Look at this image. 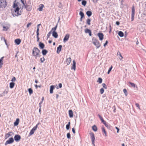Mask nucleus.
<instances>
[{"label": "nucleus", "instance_id": "69168bd1", "mask_svg": "<svg viewBox=\"0 0 146 146\" xmlns=\"http://www.w3.org/2000/svg\"><path fill=\"white\" fill-rule=\"evenodd\" d=\"M135 106L137 107H138L139 109H140V106H139V105L138 104L136 103L135 104Z\"/></svg>", "mask_w": 146, "mask_h": 146}, {"label": "nucleus", "instance_id": "20e7f679", "mask_svg": "<svg viewBox=\"0 0 146 146\" xmlns=\"http://www.w3.org/2000/svg\"><path fill=\"white\" fill-rule=\"evenodd\" d=\"M90 137L92 139V144L94 146H95V145L94 144V141L95 140V137L94 135L92 132L90 133Z\"/></svg>", "mask_w": 146, "mask_h": 146}, {"label": "nucleus", "instance_id": "8fccbe9b", "mask_svg": "<svg viewBox=\"0 0 146 146\" xmlns=\"http://www.w3.org/2000/svg\"><path fill=\"white\" fill-rule=\"evenodd\" d=\"M44 60H45V59H44V57H43L42 58H41L40 59V62L41 63H43L44 62Z\"/></svg>", "mask_w": 146, "mask_h": 146}, {"label": "nucleus", "instance_id": "4c0bfd02", "mask_svg": "<svg viewBox=\"0 0 146 146\" xmlns=\"http://www.w3.org/2000/svg\"><path fill=\"white\" fill-rule=\"evenodd\" d=\"M91 21V20L90 19H88L86 20V23L88 25H90Z\"/></svg>", "mask_w": 146, "mask_h": 146}, {"label": "nucleus", "instance_id": "2eb2a0df", "mask_svg": "<svg viewBox=\"0 0 146 146\" xmlns=\"http://www.w3.org/2000/svg\"><path fill=\"white\" fill-rule=\"evenodd\" d=\"M62 46L61 45H59L58 46L57 48V50L56 52L58 54L61 51Z\"/></svg>", "mask_w": 146, "mask_h": 146}, {"label": "nucleus", "instance_id": "e433bc0d", "mask_svg": "<svg viewBox=\"0 0 146 146\" xmlns=\"http://www.w3.org/2000/svg\"><path fill=\"white\" fill-rule=\"evenodd\" d=\"M28 92L30 95L31 94L33 93V90L32 88H29L28 89Z\"/></svg>", "mask_w": 146, "mask_h": 146}, {"label": "nucleus", "instance_id": "b1692460", "mask_svg": "<svg viewBox=\"0 0 146 146\" xmlns=\"http://www.w3.org/2000/svg\"><path fill=\"white\" fill-rule=\"evenodd\" d=\"M48 51L45 49H43L42 51V53L43 56H45L48 53Z\"/></svg>", "mask_w": 146, "mask_h": 146}, {"label": "nucleus", "instance_id": "79ce46f5", "mask_svg": "<svg viewBox=\"0 0 146 146\" xmlns=\"http://www.w3.org/2000/svg\"><path fill=\"white\" fill-rule=\"evenodd\" d=\"M129 83L131 85L132 87H133L134 88H135V84H134V83H132L131 82H129Z\"/></svg>", "mask_w": 146, "mask_h": 146}, {"label": "nucleus", "instance_id": "7c9ffc66", "mask_svg": "<svg viewBox=\"0 0 146 146\" xmlns=\"http://www.w3.org/2000/svg\"><path fill=\"white\" fill-rule=\"evenodd\" d=\"M97 126L95 125H94L92 127V129L95 131H96L97 130Z\"/></svg>", "mask_w": 146, "mask_h": 146}, {"label": "nucleus", "instance_id": "338daca9", "mask_svg": "<svg viewBox=\"0 0 146 146\" xmlns=\"http://www.w3.org/2000/svg\"><path fill=\"white\" fill-rule=\"evenodd\" d=\"M35 88L37 89V88L38 87H39V88H41V85H35Z\"/></svg>", "mask_w": 146, "mask_h": 146}, {"label": "nucleus", "instance_id": "0e129e2a", "mask_svg": "<svg viewBox=\"0 0 146 146\" xmlns=\"http://www.w3.org/2000/svg\"><path fill=\"white\" fill-rule=\"evenodd\" d=\"M32 24V23H29L27 25V28H28Z\"/></svg>", "mask_w": 146, "mask_h": 146}, {"label": "nucleus", "instance_id": "49530a36", "mask_svg": "<svg viewBox=\"0 0 146 146\" xmlns=\"http://www.w3.org/2000/svg\"><path fill=\"white\" fill-rule=\"evenodd\" d=\"M35 131L32 129L29 133V135H31L34 134Z\"/></svg>", "mask_w": 146, "mask_h": 146}, {"label": "nucleus", "instance_id": "680f3d73", "mask_svg": "<svg viewBox=\"0 0 146 146\" xmlns=\"http://www.w3.org/2000/svg\"><path fill=\"white\" fill-rule=\"evenodd\" d=\"M22 3L23 4V6H24L25 5V3H24V0H20Z\"/></svg>", "mask_w": 146, "mask_h": 146}, {"label": "nucleus", "instance_id": "ddd939ff", "mask_svg": "<svg viewBox=\"0 0 146 146\" xmlns=\"http://www.w3.org/2000/svg\"><path fill=\"white\" fill-rule=\"evenodd\" d=\"M38 46L40 49H43L45 46L44 44L41 42H39Z\"/></svg>", "mask_w": 146, "mask_h": 146}, {"label": "nucleus", "instance_id": "052dcab7", "mask_svg": "<svg viewBox=\"0 0 146 146\" xmlns=\"http://www.w3.org/2000/svg\"><path fill=\"white\" fill-rule=\"evenodd\" d=\"M108 43V40L106 41L105 43L104 44V46L105 47L107 45V44Z\"/></svg>", "mask_w": 146, "mask_h": 146}, {"label": "nucleus", "instance_id": "c756f323", "mask_svg": "<svg viewBox=\"0 0 146 146\" xmlns=\"http://www.w3.org/2000/svg\"><path fill=\"white\" fill-rule=\"evenodd\" d=\"M118 35L120 37H122L124 36V33L121 31L118 32Z\"/></svg>", "mask_w": 146, "mask_h": 146}, {"label": "nucleus", "instance_id": "393cba45", "mask_svg": "<svg viewBox=\"0 0 146 146\" xmlns=\"http://www.w3.org/2000/svg\"><path fill=\"white\" fill-rule=\"evenodd\" d=\"M66 64L67 65H68L71 62V58L70 57H69L66 59Z\"/></svg>", "mask_w": 146, "mask_h": 146}, {"label": "nucleus", "instance_id": "c03bdc74", "mask_svg": "<svg viewBox=\"0 0 146 146\" xmlns=\"http://www.w3.org/2000/svg\"><path fill=\"white\" fill-rule=\"evenodd\" d=\"M112 68H113V67H112V66H111L110 67V68H109V70L107 72V74H109V73L111 71V69Z\"/></svg>", "mask_w": 146, "mask_h": 146}, {"label": "nucleus", "instance_id": "f704fd0d", "mask_svg": "<svg viewBox=\"0 0 146 146\" xmlns=\"http://www.w3.org/2000/svg\"><path fill=\"white\" fill-rule=\"evenodd\" d=\"M87 3V1L85 0H83L82 2V4L84 6H85Z\"/></svg>", "mask_w": 146, "mask_h": 146}, {"label": "nucleus", "instance_id": "c9c22d12", "mask_svg": "<svg viewBox=\"0 0 146 146\" xmlns=\"http://www.w3.org/2000/svg\"><path fill=\"white\" fill-rule=\"evenodd\" d=\"M2 38H3V40H4L5 42V44L7 46V48H8V46H9V45L8 44H7V41H6V40L5 39V38L4 37H1V39H2Z\"/></svg>", "mask_w": 146, "mask_h": 146}, {"label": "nucleus", "instance_id": "a211bd4d", "mask_svg": "<svg viewBox=\"0 0 146 146\" xmlns=\"http://www.w3.org/2000/svg\"><path fill=\"white\" fill-rule=\"evenodd\" d=\"M68 114L69 117L70 118H72L73 117V113L72 110H70L68 111Z\"/></svg>", "mask_w": 146, "mask_h": 146}, {"label": "nucleus", "instance_id": "aec40b11", "mask_svg": "<svg viewBox=\"0 0 146 146\" xmlns=\"http://www.w3.org/2000/svg\"><path fill=\"white\" fill-rule=\"evenodd\" d=\"M12 133V134H14L12 132H9L8 133L6 134L5 135V139H6L9 137L10 136H11V135L10 133Z\"/></svg>", "mask_w": 146, "mask_h": 146}, {"label": "nucleus", "instance_id": "6e6d98bb", "mask_svg": "<svg viewBox=\"0 0 146 146\" xmlns=\"http://www.w3.org/2000/svg\"><path fill=\"white\" fill-rule=\"evenodd\" d=\"M16 78L15 77H13L12 78L11 81H12V82H15L16 80Z\"/></svg>", "mask_w": 146, "mask_h": 146}, {"label": "nucleus", "instance_id": "13d9d810", "mask_svg": "<svg viewBox=\"0 0 146 146\" xmlns=\"http://www.w3.org/2000/svg\"><path fill=\"white\" fill-rule=\"evenodd\" d=\"M39 27H38L37 28L36 30V35H39Z\"/></svg>", "mask_w": 146, "mask_h": 146}, {"label": "nucleus", "instance_id": "2f4dec72", "mask_svg": "<svg viewBox=\"0 0 146 146\" xmlns=\"http://www.w3.org/2000/svg\"><path fill=\"white\" fill-rule=\"evenodd\" d=\"M57 24H56V25L54 27L52 28V29L50 31H51V32L56 31L57 27Z\"/></svg>", "mask_w": 146, "mask_h": 146}, {"label": "nucleus", "instance_id": "f257e3e1", "mask_svg": "<svg viewBox=\"0 0 146 146\" xmlns=\"http://www.w3.org/2000/svg\"><path fill=\"white\" fill-rule=\"evenodd\" d=\"M40 50L37 47H34L32 50L33 55L35 57V58L36 59L37 55H39Z\"/></svg>", "mask_w": 146, "mask_h": 146}, {"label": "nucleus", "instance_id": "09e8293b", "mask_svg": "<svg viewBox=\"0 0 146 146\" xmlns=\"http://www.w3.org/2000/svg\"><path fill=\"white\" fill-rule=\"evenodd\" d=\"M102 85L104 88L105 89H107V86L105 83H103L102 84Z\"/></svg>", "mask_w": 146, "mask_h": 146}, {"label": "nucleus", "instance_id": "6ab92c4d", "mask_svg": "<svg viewBox=\"0 0 146 146\" xmlns=\"http://www.w3.org/2000/svg\"><path fill=\"white\" fill-rule=\"evenodd\" d=\"M76 62L74 60H73V61L72 66L71 68V69L74 70H76Z\"/></svg>", "mask_w": 146, "mask_h": 146}, {"label": "nucleus", "instance_id": "f03ea898", "mask_svg": "<svg viewBox=\"0 0 146 146\" xmlns=\"http://www.w3.org/2000/svg\"><path fill=\"white\" fill-rule=\"evenodd\" d=\"M20 8L19 7L16 8L15 9H11L12 15L13 17L15 16H18L21 15V12L19 13Z\"/></svg>", "mask_w": 146, "mask_h": 146}, {"label": "nucleus", "instance_id": "7ed1b4c3", "mask_svg": "<svg viewBox=\"0 0 146 146\" xmlns=\"http://www.w3.org/2000/svg\"><path fill=\"white\" fill-rule=\"evenodd\" d=\"M92 43L96 46L97 48H99L101 46V44L98 40L94 37L92 38Z\"/></svg>", "mask_w": 146, "mask_h": 146}, {"label": "nucleus", "instance_id": "4468645a", "mask_svg": "<svg viewBox=\"0 0 146 146\" xmlns=\"http://www.w3.org/2000/svg\"><path fill=\"white\" fill-rule=\"evenodd\" d=\"M21 42V40L19 38L16 39L15 40V42L17 45H19Z\"/></svg>", "mask_w": 146, "mask_h": 146}, {"label": "nucleus", "instance_id": "dca6fc26", "mask_svg": "<svg viewBox=\"0 0 146 146\" xmlns=\"http://www.w3.org/2000/svg\"><path fill=\"white\" fill-rule=\"evenodd\" d=\"M52 36L54 38H56L58 37V34L56 31H52Z\"/></svg>", "mask_w": 146, "mask_h": 146}, {"label": "nucleus", "instance_id": "a878e982", "mask_svg": "<svg viewBox=\"0 0 146 146\" xmlns=\"http://www.w3.org/2000/svg\"><path fill=\"white\" fill-rule=\"evenodd\" d=\"M4 58V56H3L0 59V68L2 67V65L3 64V60Z\"/></svg>", "mask_w": 146, "mask_h": 146}, {"label": "nucleus", "instance_id": "a19ab883", "mask_svg": "<svg viewBox=\"0 0 146 146\" xmlns=\"http://www.w3.org/2000/svg\"><path fill=\"white\" fill-rule=\"evenodd\" d=\"M123 92L125 94V96H127V90L126 89H123Z\"/></svg>", "mask_w": 146, "mask_h": 146}, {"label": "nucleus", "instance_id": "cd10ccee", "mask_svg": "<svg viewBox=\"0 0 146 146\" xmlns=\"http://www.w3.org/2000/svg\"><path fill=\"white\" fill-rule=\"evenodd\" d=\"M15 85V83L14 82H11L9 83V87L10 88L12 89L13 88Z\"/></svg>", "mask_w": 146, "mask_h": 146}, {"label": "nucleus", "instance_id": "9d476101", "mask_svg": "<svg viewBox=\"0 0 146 146\" xmlns=\"http://www.w3.org/2000/svg\"><path fill=\"white\" fill-rule=\"evenodd\" d=\"M21 138L20 135L18 134L15 135L14 137L15 140L16 142H18L19 141Z\"/></svg>", "mask_w": 146, "mask_h": 146}, {"label": "nucleus", "instance_id": "4be33fe9", "mask_svg": "<svg viewBox=\"0 0 146 146\" xmlns=\"http://www.w3.org/2000/svg\"><path fill=\"white\" fill-rule=\"evenodd\" d=\"M19 119L18 118L16 119V121L14 123V125L15 126H17L18 125L19 122Z\"/></svg>", "mask_w": 146, "mask_h": 146}, {"label": "nucleus", "instance_id": "bb28decb", "mask_svg": "<svg viewBox=\"0 0 146 146\" xmlns=\"http://www.w3.org/2000/svg\"><path fill=\"white\" fill-rule=\"evenodd\" d=\"M86 14L88 17H90L92 15V13L91 11H88L86 12Z\"/></svg>", "mask_w": 146, "mask_h": 146}, {"label": "nucleus", "instance_id": "f8f14e48", "mask_svg": "<svg viewBox=\"0 0 146 146\" xmlns=\"http://www.w3.org/2000/svg\"><path fill=\"white\" fill-rule=\"evenodd\" d=\"M70 35L69 34H67L65 36L63 39V41L65 42L68 40L69 38Z\"/></svg>", "mask_w": 146, "mask_h": 146}, {"label": "nucleus", "instance_id": "de8ad7c7", "mask_svg": "<svg viewBox=\"0 0 146 146\" xmlns=\"http://www.w3.org/2000/svg\"><path fill=\"white\" fill-rule=\"evenodd\" d=\"M68 139H70L71 138L70 135V133H68L66 135Z\"/></svg>", "mask_w": 146, "mask_h": 146}, {"label": "nucleus", "instance_id": "39448f33", "mask_svg": "<svg viewBox=\"0 0 146 146\" xmlns=\"http://www.w3.org/2000/svg\"><path fill=\"white\" fill-rule=\"evenodd\" d=\"M14 141V140L13 137H11L5 143V145L6 146L8 144H11L13 143Z\"/></svg>", "mask_w": 146, "mask_h": 146}, {"label": "nucleus", "instance_id": "3c124183", "mask_svg": "<svg viewBox=\"0 0 146 146\" xmlns=\"http://www.w3.org/2000/svg\"><path fill=\"white\" fill-rule=\"evenodd\" d=\"M104 89L102 88L100 89V93L101 94H102L104 92Z\"/></svg>", "mask_w": 146, "mask_h": 146}, {"label": "nucleus", "instance_id": "e2e57ef3", "mask_svg": "<svg viewBox=\"0 0 146 146\" xmlns=\"http://www.w3.org/2000/svg\"><path fill=\"white\" fill-rule=\"evenodd\" d=\"M101 121L102 123L103 124L105 123L106 122L104 119L103 118L101 120H100Z\"/></svg>", "mask_w": 146, "mask_h": 146}, {"label": "nucleus", "instance_id": "9b49d317", "mask_svg": "<svg viewBox=\"0 0 146 146\" xmlns=\"http://www.w3.org/2000/svg\"><path fill=\"white\" fill-rule=\"evenodd\" d=\"M85 32L86 33H89V35L90 36L92 35L91 31L88 29H85Z\"/></svg>", "mask_w": 146, "mask_h": 146}, {"label": "nucleus", "instance_id": "412c9836", "mask_svg": "<svg viewBox=\"0 0 146 146\" xmlns=\"http://www.w3.org/2000/svg\"><path fill=\"white\" fill-rule=\"evenodd\" d=\"M8 92V88L5 89V91L3 92V93L1 94V96H5V94H7Z\"/></svg>", "mask_w": 146, "mask_h": 146}, {"label": "nucleus", "instance_id": "72a5a7b5", "mask_svg": "<svg viewBox=\"0 0 146 146\" xmlns=\"http://www.w3.org/2000/svg\"><path fill=\"white\" fill-rule=\"evenodd\" d=\"M102 131L104 133L105 136H107V134L106 132V130L104 127H102Z\"/></svg>", "mask_w": 146, "mask_h": 146}, {"label": "nucleus", "instance_id": "6e6552de", "mask_svg": "<svg viewBox=\"0 0 146 146\" xmlns=\"http://www.w3.org/2000/svg\"><path fill=\"white\" fill-rule=\"evenodd\" d=\"M24 6V8H25L27 11H31L32 7L31 5H25Z\"/></svg>", "mask_w": 146, "mask_h": 146}, {"label": "nucleus", "instance_id": "0eeeda50", "mask_svg": "<svg viewBox=\"0 0 146 146\" xmlns=\"http://www.w3.org/2000/svg\"><path fill=\"white\" fill-rule=\"evenodd\" d=\"M97 35L100 40L102 41L104 39V35L101 32L99 33Z\"/></svg>", "mask_w": 146, "mask_h": 146}, {"label": "nucleus", "instance_id": "58836bf2", "mask_svg": "<svg viewBox=\"0 0 146 146\" xmlns=\"http://www.w3.org/2000/svg\"><path fill=\"white\" fill-rule=\"evenodd\" d=\"M102 79L101 78H99L98 80L97 81V82H99V83L101 84L102 83Z\"/></svg>", "mask_w": 146, "mask_h": 146}, {"label": "nucleus", "instance_id": "bf43d9fd", "mask_svg": "<svg viewBox=\"0 0 146 146\" xmlns=\"http://www.w3.org/2000/svg\"><path fill=\"white\" fill-rule=\"evenodd\" d=\"M70 125H66V129L67 130H68L70 128Z\"/></svg>", "mask_w": 146, "mask_h": 146}, {"label": "nucleus", "instance_id": "5fc2aeb1", "mask_svg": "<svg viewBox=\"0 0 146 146\" xmlns=\"http://www.w3.org/2000/svg\"><path fill=\"white\" fill-rule=\"evenodd\" d=\"M25 3H26V1H25ZM25 5H31V0H29V1H28L27 3H25Z\"/></svg>", "mask_w": 146, "mask_h": 146}, {"label": "nucleus", "instance_id": "473e14b6", "mask_svg": "<svg viewBox=\"0 0 146 146\" xmlns=\"http://www.w3.org/2000/svg\"><path fill=\"white\" fill-rule=\"evenodd\" d=\"M79 15L80 16V17L84 18V15L83 12L82 11H80L79 13Z\"/></svg>", "mask_w": 146, "mask_h": 146}, {"label": "nucleus", "instance_id": "774afa93", "mask_svg": "<svg viewBox=\"0 0 146 146\" xmlns=\"http://www.w3.org/2000/svg\"><path fill=\"white\" fill-rule=\"evenodd\" d=\"M72 131L74 134H75V130L74 128H73L72 129Z\"/></svg>", "mask_w": 146, "mask_h": 146}, {"label": "nucleus", "instance_id": "c85d7f7f", "mask_svg": "<svg viewBox=\"0 0 146 146\" xmlns=\"http://www.w3.org/2000/svg\"><path fill=\"white\" fill-rule=\"evenodd\" d=\"M44 5L42 4H40L39 5V7L38 9V10L41 11L42 10V9L43 8Z\"/></svg>", "mask_w": 146, "mask_h": 146}, {"label": "nucleus", "instance_id": "423d86ee", "mask_svg": "<svg viewBox=\"0 0 146 146\" xmlns=\"http://www.w3.org/2000/svg\"><path fill=\"white\" fill-rule=\"evenodd\" d=\"M132 11H131V21H133L134 19V15H135V7L134 6H133L132 7Z\"/></svg>", "mask_w": 146, "mask_h": 146}, {"label": "nucleus", "instance_id": "603ef678", "mask_svg": "<svg viewBox=\"0 0 146 146\" xmlns=\"http://www.w3.org/2000/svg\"><path fill=\"white\" fill-rule=\"evenodd\" d=\"M52 33V32H51V31H50L48 33V34L47 35V38H49V37L50 35Z\"/></svg>", "mask_w": 146, "mask_h": 146}, {"label": "nucleus", "instance_id": "ea45409f", "mask_svg": "<svg viewBox=\"0 0 146 146\" xmlns=\"http://www.w3.org/2000/svg\"><path fill=\"white\" fill-rule=\"evenodd\" d=\"M104 124L108 128H110V126L109 124L108 123H107L106 122H105V123H104Z\"/></svg>", "mask_w": 146, "mask_h": 146}, {"label": "nucleus", "instance_id": "37998d69", "mask_svg": "<svg viewBox=\"0 0 146 146\" xmlns=\"http://www.w3.org/2000/svg\"><path fill=\"white\" fill-rule=\"evenodd\" d=\"M8 29V27H6L5 26H3V30L5 31H7Z\"/></svg>", "mask_w": 146, "mask_h": 146}, {"label": "nucleus", "instance_id": "5701e85b", "mask_svg": "<svg viewBox=\"0 0 146 146\" xmlns=\"http://www.w3.org/2000/svg\"><path fill=\"white\" fill-rule=\"evenodd\" d=\"M55 88V86L54 85H51L50 87V93L52 94L53 93V90Z\"/></svg>", "mask_w": 146, "mask_h": 146}, {"label": "nucleus", "instance_id": "864d4df0", "mask_svg": "<svg viewBox=\"0 0 146 146\" xmlns=\"http://www.w3.org/2000/svg\"><path fill=\"white\" fill-rule=\"evenodd\" d=\"M38 123L32 129L33 130H34V131H35L36 129V128L37 127V126L38 125Z\"/></svg>", "mask_w": 146, "mask_h": 146}, {"label": "nucleus", "instance_id": "f3484780", "mask_svg": "<svg viewBox=\"0 0 146 146\" xmlns=\"http://www.w3.org/2000/svg\"><path fill=\"white\" fill-rule=\"evenodd\" d=\"M16 0L15 1L13 4V7L15 9L17 7H18V5H19V2H17L16 3Z\"/></svg>", "mask_w": 146, "mask_h": 146}, {"label": "nucleus", "instance_id": "1a4fd4ad", "mask_svg": "<svg viewBox=\"0 0 146 146\" xmlns=\"http://www.w3.org/2000/svg\"><path fill=\"white\" fill-rule=\"evenodd\" d=\"M7 5V3L6 1V0L4 1L3 2H2L0 3V8H5Z\"/></svg>", "mask_w": 146, "mask_h": 146}, {"label": "nucleus", "instance_id": "4d7b16f0", "mask_svg": "<svg viewBox=\"0 0 146 146\" xmlns=\"http://www.w3.org/2000/svg\"><path fill=\"white\" fill-rule=\"evenodd\" d=\"M62 3L61 2L59 3V4L58 5V7L60 8H62Z\"/></svg>", "mask_w": 146, "mask_h": 146}, {"label": "nucleus", "instance_id": "a18cd8bd", "mask_svg": "<svg viewBox=\"0 0 146 146\" xmlns=\"http://www.w3.org/2000/svg\"><path fill=\"white\" fill-rule=\"evenodd\" d=\"M117 54L118 55H119V56L121 57V58H119V59L121 60L123 58V57H122V56L121 55L120 52L119 51H118L117 52Z\"/></svg>", "mask_w": 146, "mask_h": 146}]
</instances>
